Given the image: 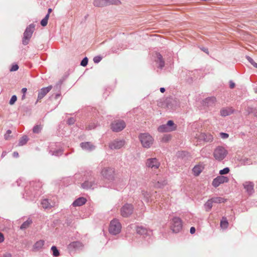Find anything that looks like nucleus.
Wrapping results in <instances>:
<instances>
[{
  "label": "nucleus",
  "mask_w": 257,
  "mask_h": 257,
  "mask_svg": "<svg viewBox=\"0 0 257 257\" xmlns=\"http://www.w3.org/2000/svg\"><path fill=\"white\" fill-rule=\"evenodd\" d=\"M228 151L224 147L218 146L214 150L213 156L215 160L220 161L226 157Z\"/></svg>",
  "instance_id": "1"
},
{
  "label": "nucleus",
  "mask_w": 257,
  "mask_h": 257,
  "mask_svg": "<svg viewBox=\"0 0 257 257\" xmlns=\"http://www.w3.org/2000/svg\"><path fill=\"white\" fill-rule=\"evenodd\" d=\"M139 139L143 147L146 148H150L154 142L152 137L148 133L141 134Z\"/></svg>",
  "instance_id": "2"
},
{
  "label": "nucleus",
  "mask_w": 257,
  "mask_h": 257,
  "mask_svg": "<svg viewBox=\"0 0 257 257\" xmlns=\"http://www.w3.org/2000/svg\"><path fill=\"white\" fill-rule=\"evenodd\" d=\"M171 229L174 233L180 232L182 229V220L178 217H173L171 221Z\"/></svg>",
  "instance_id": "3"
},
{
  "label": "nucleus",
  "mask_w": 257,
  "mask_h": 257,
  "mask_svg": "<svg viewBox=\"0 0 257 257\" xmlns=\"http://www.w3.org/2000/svg\"><path fill=\"white\" fill-rule=\"evenodd\" d=\"M101 175L106 180L112 181L114 179V169L110 167H104L101 171Z\"/></svg>",
  "instance_id": "4"
},
{
  "label": "nucleus",
  "mask_w": 257,
  "mask_h": 257,
  "mask_svg": "<svg viewBox=\"0 0 257 257\" xmlns=\"http://www.w3.org/2000/svg\"><path fill=\"white\" fill-rule=\"evenodd\" d=\"M121 225L117 219H114L111 221L109 227V232L112 235L118 234L121 230Z\"/></svg>",
  "instance_id": "5"
},
{
  "label": "nucleus",
  "mask_w": 257,
  "mask_h": 257,
  "mask_svg": "<svg viewBox=\"0 0 257 257\" xmlns=\"http://www.w3.org/2000/svg\"><path fill=\"white\" fill-rule=\"evenodd\" d=\"M177 125L173 120H169L166 124H162L159 126L158 131L160 133L170 132L175 131Z\"/></svg>",
  "instance_id": "6"
},
{
  "label": "nucleus",
  "mask_w": 257,
  "mask_h": 257,
  "mask_svg": "<svg viewBox=\"0 0 257 257\" xmlns=\"http://www.w3.org/2000/svg\"><path fill=\"white\" fill-rule=\"evenodd\" d=\"M35 29V25L31 24L28 27L24 33V37L23 39V43L24 45H27L28 44L29 40L32 37V34L34 32Z\"/></svg>",
  "instance_id": "7"
},
{
  "label": "nucleus",
  "mask_w": 257,
  "mask_h": 257,
  "mask_svg": "<svg viewBox=\"0 0 257 257\" xmlns=\"http://www.w3.org/2000/svg\"><path fill=\"white\" fill-rule=\"evenodd\" d=\"M125 127V123L122 120H116L112 122L111 129L113 132H118L122 131Z\"/></svg>",
  "instance_id": "8"
},
{
  "label": "nucleus",
  "mask_w": 257,
  "mask_h": 257,
  "mask_svg": "<svg viewBox=\"0 0 257 257\" xmlns=\"http://www.w3.org/2000/svg\"><path fill=\"white\" fill-rule=\"evenodd\" d=\"M142 194L144 200L147 203L152 202L154 198H157V192L156 191L151 192L147 190L144 189L142 191Z\"/></svg>",
  "instance_id": "9"
},
{
  "label": "nucleus",
  "mask_w": 257,
  "mask_h": 257,
  "mask_svg": "<svg viewBox=\"0 0 257 257\" xmlns=\"http://www.w3.org/2000/svg\"><path fill=\"white\" fill-rule=\"evenodd\" d=\"M160 166V163L156 158L148 159L146 161V166L152 170L158 169Z\"/></svg>",
  "instance_id": "10"
},
{
  "label": "nucleus",
  "mask_w": 257,
  "mask_h": 257,
  "mask_svg": "<svg viewBox=\"0 0 257 257\" xmlns=\"http://www.w3.org/2000/svg\"><path fill=\"white\" fill-rule=\"evenodd\" d=\"M131 228L132 229L134 228L133 230H135L137 234L141 235H150V233L151 232V231H149L146 228L143 226L132 225H131Z\"/></svg>",
  "instance_id": "11"
},
{
  "label": "nucleus",
  "mask_w": 257,
  "mask_h": 257,
  "mask_svg": "<svg viewBox=\"0 0 257 257\" xmlns=\"http://www.w3.org/2000/svg\"><path fill=\"white\" fill-rule=\"evenodd\" d=\"M228 180V178L227 177L218 176L213 179L212 184L214 187H217L221 184L227 182Z\"/></svg>",
  "instance_id": "12"
},
{
  "label": "nucleus",
  "mask_w": 257,
  "mask_h": 257,
  "mask_svg": "<svg viewBox=\"0 0 257 257\" xmlns=\"http://www.w3.org/2000/svg\"><path fill=\"white\" fill-rule=\"evenodd\" d=\"M124 145L123 140H115L109 143V147L111 150L119 149Z\"/></svg>",
  "instance_id": "13"
},
{
  "label": "nucleus",
  "mask_w": 257,
  "mask_h": 257,
  "mask_svg": "<svg viewBox=\"0 0 257 257\" xmlns=\"http://www.w3.org/2000/svg\"><path fill=\"white\" fill-rule=\"evenodd\" d=\"M96 186L94 180L92 178H90L89 180L85 181L81 184V187L84 189H94Z\"/></svg>",
  "instance_id": "14"
},
{
  "label": "nucleus",
  "mask_w": 257,
  "mask_h": 257,
  "mask_svg": "<svg viewBox=\"0 0 257 257\" xmlns=\"http://www.w3.org/2000/svg\"><path fill=\"white\" fill-rule=\"evenodd\" d=\"M52 86L50 85L47 87H44L40 89L38 95V100L42 99L52 89Z\"/></svg>",
  "instance_id": "15"
},
{
  "label": "nucleus",
  "mask_w": 257,
  "mask_h": 257,
  "mask_svg": "<svg viewBox=\"0 0 257 257\" xmlns=\"http://www.w3.org/2000/svg\"><path fill=\"white\" fill-rule=\"evenodd\" d=\"M200 140H202L206 142H211L213 140V136L210 134L201 133L198 137Z\"/></svg>",
  "instance_id": "16"
},
{
  "label": "nucleus",
  "mask_w": 257,
  "mask_h": 257,
  "mask_svg": "<svg viewBox=\"0 0 257 257\" xmlns=\"http://www.w3.org/2000/svg\"><path fill=\"white\" fill-rule=\"evenodd\" d=\"M244 188L248 194L251 195L254 192L253 184L251 182H246L243 184Z\"/></svg>",
  "instance_id": "17"
},
{
  "label": "nucleus",
  "mask_w": 257,
  "mask_h": 257,
  "mask_svg": "<svg viewBox=\"0 0 257 257\" xmlns=\"http://www.w3.org/2000/svg\"><path fill=\"white\" fill-rule=\"evenodd\" d=\"M81 148L86 151H91L95 149V146L90 142H83L80 144Z\"/></svg>",
  "instance_id": "18"
},
{
  "label": "nucleus",
  "mask_w": 257,
  "mask_h": 257,
  "mask_svg": "<svg viewBox=\"0 0 257 257\" xmlns=\"http://www.w3.org/2000/svg\"><path fill=\"white\" fill-rule=\"evenodd\" d=\"M233 112V109L231 107L223 108L220 110V113L222 116L225 117L231 114Z\"/></svg>",
  "instance_id": "19"
},
{
  "label": "nucleus",
  "mask_w": 257,
  "mask_h": 257,
  "mask_svg": "<svg viewBox=\"0 0 257 257\" xmlns=\"http://www.w3.org/2000/svg\"><path fill=\"white\" fill-rule=\"evenodd\" d=\"M156 63L158 64V67L162 69L165 66V62L162 55L159 53L156 54V58L155 60Z\"/></svg>",
  "instance_id": "20"
},
{
  "label": "nucleus",
  "mask_w": 257,
  "mask_h": 257,
  "mask_svg": "<svg viewBox=\"0 0 257 257\" xmlns=\"http://www.w3.org/2000/svg\"><path fill=\"white\" fill-rule=\"evenodd\" d=\"M45 241L44 240H40L37 241L33 246V250L35 251H38L42 249L44 245Z\"/></svg>",
  "instance_id": "21"
},
{
  "label": "nucleus",
  "mask_w": 257,
  "mask_h": 257,
  "mask_svg": "<svg viewBox=\"0 0 257 257\" xmlns=\"http://www.w3.org/2000/svg\"><path fill=\"white\" fill-rule=\"evenodd\" d=\"M86 202V199L84 197H79L75 200L72 203V205L74 207L80 206L84 204Z\"/></svg>",
  "instance_id": "22"
},
{
  "label": "nucleus",
  "mask_w": 257,
  "mask_h": 257,
  "mask_svg": "<svg viewBox=\"0 0 257 257\" xmlns=\"http://www.w3.org/2000/svg\"><path fill=\"white\" fill-rule=\"evenodd\" d=\"M41 205L44 209H49L54 206L55 205V203L53 202H50L48 199H45L42 201Z\"/></svg>",
  "instance_id": "23"
},
{
  "label": "nucleus",
  "mask_w": 257,
  "mask_h": 257,
  "mask_svg": "<svg viewBox=\"0 0 257 257\" xmlns=\"http://www.w3.org/2000/svg\"><path fill=\"white\" fill-rule=\"evenodd\" d=\"M120 213L122 217H127L128 216V205L126 203L121 208Z\"/></svg>",
  "instance_id": "24"
},
{
  "label": "nucleus",
  "mask_w": 257,
  "mask_h": 257,
  "mask_svg": "<svg viewBox=\"0 0 257 257\" xmlns=\"http://www.w3.org/2000/svg\"><path fill=\"white\" fill-rule=\"evenodd\" d=\"M106 0H94L93 5L96 7H106Z\"/></svg>",
  "instance_id": "25"
},
{
  "label": "nucleus",
  "mask_w": 257,
  "mask_h": 257,
  "mask_svg": "<svg viewBox=\"0 0 257 257\" xmlns=\"http://www.w3.org/2000/svg\"><path fill=\"white\" fill-rule=\"evenodd\" d=\"M167 184V181L165 180H159L158 182L155 184V187L157 188H161L163 187L165 185Z\"/></svg>",
  "instance_id": "26"
},
{
  "label": "nucleus",
  "mask_w": 257,
  "mask_h": 257,
  "mask_svg": "<svg viewBox=\"0 0 257 257\" xmlns=\"http://www.w3.org/2000/svg\"><path fill=\"white\" fill-rule=\"evenodd\" d=\"M192 171L195 175L198 176L200 174V173L202 171V167L201 166L199 165L195 166L193 168Z\"/></svg>",
  "instance_id": "27"
},
{
  "label": "nucleus",
  "mask_w": 257,
  "mask_h": 257,
  "mask_svg": "<svg viewBox=\"0 0 257 257\" xmlns=\"http://www.w3.org/2000/svg\"><path fill=\"white\" fill-rule=\"evenodd\" d=\"M70 246L75 249H79L82 246V244L79 241H74L70 244Z\"/></svg>",
  "instance_id": "28"
},
{
  "label": "nucleus",
  "mask_w": 257,
  "mask_h": 257,
  "mask_svg": "<svg viewBox=\"0 0 257 257\" xmlns=\"http://www.w3.org/2000/svg\"><path fill=\"white\" fill-rule=\"evenodd\" d=\"M228 225V221L226 218L223 217L220 221V227L222 228L226 229L227 228Z\"/></svg>",
  "instance_id": "29"
},
{
  "label": "nucleus",
  "mask_w": 257,
  "mask_h": 257,
  "mask_svg": "<svg viewBox=\"0 0 257 257\" xmlns=\"http://www.w3.org/2000/svg\"><path fill=\"white\" fill-rule=\"evenodd\" d=\"M213 201H212L211 198L209 199L204 204V207L207 211H209L212 207V203Z\"/></svg>",
  "instance_id": "30"
},
{
  "label": "nucleus",
  "mask_w": 257,
  "mask_h": 257,
  "mask_svg": "<svg viewBox=\"0 0 257 257\" xmlns=\"http://www.w3.org/2000/svg\"><path fill=\"white\" fill-rule=\"evenodd\" d=\"M211 199L212 201L215 203H221L224 202L226 201V199H225L224 198L220 197H213L211 198Z\"/></svg>",
  "instance_id": "31"
},
{
  "label": "nucleus",
  "mask_w": 257,
  "mask_h": 257,
  "mask_svg": "<svg viewBox=\"0 0 257 257\" xmlns=\"http://www.w3.org/2000/svg\"><path fill=\"white\" fill-rule=\"evenodd\" d=\"M32 223V220L28 219L21 225L20 227L21 229L23 230L28 228Z\"/></svg>",
  "instance_id": "32"
},
{
  "label": "nucleus",
  "mask_w": 257,
  "mask_h": 257,
  "mask_svg": "<svg viewBox=\"0 0 257 257\" xmlns=\"http://www.w3.org/2000/svg\"><path fill=\"white\" fill-rule=\"evenodd\" d=\"M106 6L110 5H118L121 3L119 0H106Z\"/></svg>",
  "instance_id": "33"
},
{
  "label": "nucleus",
  "mask_w": 257,
  "mask_h": 257,
  "mask_svg": "<svg viewBox=\"0 0 257 257\" xmlns=\"http://www.w3.org/2000/svg\"><path fill=\"white\" fill-rule=\"evenodd\" d=\"M28 137L26 136H23L21 139L19 140V146H23L25 145L28 142Z\"/></svg>",
  "instance_id": "34"
},
{
  "label": "nucleus",
  "mask_w": 257,
  "mask_h": 257,
  "mask_svg": "<svg viewBox=\"0 0 257 257\" xmlns=\"http://www.w3.org/2000/svg\"><path fill=\"white\" fill-rule=\"evenodd\" d=\"M48 19H49V14H47L46 15V16L45 17V18L41 20V25L43 27L46 26L48 24Z\"/></svg>",
  "instance_id": "35"
},
{
  "label": "nucleus",
  "mask_w": 257,
  "mask_h": 257,
  "mask_svg": "<svg viewBox=\"0 0 257 257\" xmlns=\"http://www.w3.org/2000/svg\"><path fill=\"white\" fill-rule=\"evenodd\" d=\"M51 250L53 252V255L54 256H58L59 255V250L57 249V247L55 246H52L51 247Z\"/></svg>",
  "instance_id": "36"
},
{
  "label": "nucleus",
  "mask_w": 257,
  "mask_h": 257,
  "mask_svg": "<svg viewBox=\"0 0 257 257\" xmlns=\"http://www.w3.org/2000/svg\"><path fill=\"white\" fill-rule=\"evenodd\" d=\"M229 168L226 167V168H224L223 169L220 170L219 174L221 175H224V174H227L229 173Z\"/></svg>",
  "instance_id": "37"
},
{
  "label": "nucleus",
  "mask_w": 257,
  "mask_h": 257,
  "mask_svg": "<svg viewBox=\"0 0 257 257\" xmlns=\"http://www.w3.org/2000/svg\"><path fill=\"white\" fill-rule=\"evenodd\" d=\"M51 152H52V155L58 156L62 154V150L61 149H59V150H57L53 151V152L51 151Z\"/></svg>",
  "instance_id": "38"
},
{
  "label": "nucleus",
  "mask_w": 257,
  "mask_h": 257,
  "mask_svg": "<svg viewBox=\"0 0 257 257\" xmlns=\"http://www.w3.org/2000/svg\"><path fill=\"white\" fill-rule=\"evenodd\" d=\"M41 129V126L40 125H37L34 127L33 131L34 133L38 134L40 132Z\"/></svg>",
  "instance_id": "39"
},
{
  "label": "nucleus",
  "mask_w": 257,
  "mask_h": 257,
  "mask_svg": "<svg viewBox=\"0 0 257 257\" xmlns=\"http://www.w3.org/2000/svg\"><path fill=\"white\" fill-rule=\"evenodd\" d=\"M17 96L15 95H13L10 100L9 103L11 105L14 104L15 103V102L17 101Z\"/></svg>",
  "instance_id": "40"
},
{
  "label": "nucleus",
  "mask_w": 257,
  "mask_h": 257,
  "mask_svg": "<svg viewBox=\"0 0 257 257\" xmlns=\"http://www.w3.org/2000/svg\"><path fill=\"white\" fill-rule=\"evenodd\" d=\"M219 136L223 139H226L229 137V135L225 133H220L219 134Z\"/></svg>",
  "instance_id": "41"
},
{
  "label": "nucleus",
  "mask_w": 257,
  "mask_h": 257,
  "mask_svg": "<svg viewBox=\"0 0 257 257\" xmlns=\"http://www.w3.org/2000/svg\"><path fill=\"white\" fill-rule=\"evenodd\" d=\"M88 59L85 57L81 62V65L82 66H86L88 63Z\"/></svg>",
  "instance_id": "42"
},
{
  "label": "nucleus",
  "mask_w": 257,
  "mask_h": 257,
  "mask_svg": "<svg viewBox=\"0 0 257 257\" xmlns=\"http://www.w3.org/2000/svg\"><path fill=\"white\" fill-rule=\"evenodd\" d=\"M171 139V136L170 135H165L163 138H162V141L164 142H168L169 140H170Z\"/></svg>",
  "instance_id": "43"
},
{
  "label": "nucleus",
  "mask_w": 257,
  "mask_h": 257,
  "mask_svg": "<svg viewBox=\"0 0 257 257\" xmlns=\"http://www.w3.org/2000/svg\"><path fill=\"white\" fill-rule=\"evenodd\" d=\"M102 59L100 56H95L93 58V61L95 63H99Z\"/></svg>",
  "instance_id": "44"
},
{
  "label": "nucleus",
  "mask_w": 257,
  "mask_h": 257,
  "mask_svg": "<svg viewBox=\"0 0 257 257\" xmlns=\"http://www.w3.org/2000/svg\"><path fill=\"white\" fill-rule=\"evenodd\" d=\"M19 68V66L18 65L15 64L12 66L11 68L10 69L11 71H17Z\"/></svg>",
  "instance_id": "45"
},
{
  "label": "nucleus",
  "mask_w": 257,
  "mask_h": 257,
  "mask_svg": "<svg viewBox=\"0 0 257 257\" xmlns=\"http://www.w3.org/2000/svg\"><path fill=\"white\" fill-rule=\"evenodd\" d=\"M12 133V131L11 130H8L7 131L6 134L5 135V139L6 140H8L9 138L10 135Z\"/></svg>",
  "instance_id": "46"
},
{
  "label": "nucleus",
  "mask_w": 257,
  "mask_h": 257,
  "mask_svg": "<svg viewBox=\"0 0 257 257\" xmlns=\"http://www.w3.org/2000/svg\"><path fill=\"white\" fill-rule=\"evenodd\" d=\"M75 122V119L74 118H70L69 119H68V120H67V123L71 125V124H74Z\"/></svg>",
  "instance_id": "47"
},
{
  "label": "nucleus",
  "mask_w": 257,
  "mask_h": 257,
  "mask_svg": "<svg viewBox=\"0 0 257 257\" xmlns=\"http://www.w3.org/2000/svg\"><path fill=\"white\" fill-rule=\"evenodd\" d=\"M96 127V125H95L94 123H93L92 124H89L87 126V128L88 130H92V129H93L95 127Z\"/></svg>",
  "instance_id": "48"
},
{
  "label": "nucleus",
  "mask_w": 257,
  "mask_h": 257,
  "mask_svg": "<svg viewBox=\"0 0 257 257\" xmlns=\"http://www.w3.org/2000/svg\"><path fill=\"white\" fill-rule=\"evenodd\" d=\"M246 58L247 60L248 61V62H249L252 65L255 62L253 61V60L249 56H247L246 57Z\"/></svg>",
  "instance_id": "49"
},
{
  "label": "nucleus",
  "mask_w": 257,
  "mask_h": 257,
  "mask_svg": "<svg viewBox=\"0 0 257 257\" xmlns=\"http://www.w3.org/2000/svg\"><path fill=\"white\" fill-rule=\"evenodd\" d=\"M215 100V98L214 97H210L206 98V101L208 102L209 101L213 102Z\"/></svg>",
  "instance_id": "50"
},
{
  "label": "nucleus",
  "mask_w": 257,
  "mask_h": 257,
  "mask_svg": "<svg viewBox=\"0 0 257 257\" xmlns=\"http://www.w3.org/2000/svg\"><path fill=\"white\" fill-rule=\"evenodd\" d=\"M235 86V83L232 81H230L229 82V87L230 88H233Z\"/></svg>",
  "instance_id": "51"
},
{
  "label": "nucleus",
  "mask_w": 257,
  "mask_h": 257,
  "mask_svg": "<svg viewBox=\"0 0 257 257\" xmlns=\"http://www.w3.org/2000/svg\"><path fill=\"white\" fill-rule=\"evenodd\" d=\"M4 241V236L2 233L0 232V243Z\"/></svg>",
  "instance_id": "52"
},
{
  "label": "nucleus",
  "mask_w": 257,
  "mask_h": 257,
  "mask_svg": "<svg viewBox=\"0 0 257 257\" xmlns=\"http://www.w3.org/2000/svg\"><path fill=\"white\" fill-rule=\"evenodd\" d=\"M196 229L194 227H191L190 230V232L191 234H193L195 232Z\"/></svg>",
  "instance_id": "53"
},
{
  "label": "nucleus",
  "mask_w": 257,
  "mask_h": 257,
  "mask_svg": "<svg viewBox=\"0 0 257 257\" xmlns=\"http://www.w3.org/2000/svg\"><path fill=\"white\" fill-rule=\"evenodd\" d=\"M3 257H12V255L10 253H6L3 255Z\"/></svg>",
  "instance_id": "54"
},
{
  "label": "nucleus",
  "mask_w": 257,
  "mask_h": 257,
  "mask_svg": "<svg viewBox=\"0 0 257 257\" xmlns=\"http://www.w3.org/2000/svg\"><path fill=\"white\" fill-rule=\"evenodd\" d=\"M13 155L14 157L17 158L19 156V153L17 152H14Z\"/></svg>",
  "instance_id": "55"
},
{
  "label": "nucleus",
  "mask_w": 257,
  "mask_h": 257,
  "mask_svg": "<svg viewBox=\"0 0 257 257\" xmlns=\"http://www.w3.org/2000/svg\"><path fill=\"white\" fill-rule=\"evenodd\" d=\"M27 89L26 88H22V92L24 94H25L27 92Z\"/></svg>",
  "instance_id": "56"
},
{
  "label": "nucleus",
  "mask_w": 257,
  "mask_h": 257,
  "mask_svg": "<svg viewBox=\"0 0 257 257\" xmlns=\"http://www.w3.org/2000/svg\"><path fill=\"white\" fill-rule=\"evenodd\" d=\"M160 91L162 92V93H164L165 91V88H164V87H161L160 88Z\"/></svg>",
  "instance_id": "57"
},
{
  "label": "nucleus",
  "mask_w": 257,
  "mask_h": 257,
  "mask_svg": "<svg viewBox=\"0 0 257 257\" xmlns=\"http://www.w3.org/2000/svg\"><path fill=\"white\" fill-rule=\"evenodd\" d=\"M6 154L7 152L6 151H4L2 154V158H4L6 155Z\"/></svg>",
  "instance_id": "58"
},
{
  "label": "nucleus",
  "mask_w": 257,
  "mask_h": 257,
  "mask_svg": "<svg viewBox=\"0 0 257 257\" xmlns=\"http://www.w3.org/2000/svg\"><path fill=\"white\" fill-rule=\"evenodd\" d=\"M52 9L51 8H49L48 10V14H49V16L50 15V14L52 12Z\"/></svg>",
  "instance_id": "59"
},
{
  "label": "nucleus",
  "mask_w": 257,
  "mask_h": 257,
  "mask_svg": "<svg viewBox=\"0 0 257 257\" xmlns=\"http://www.w3.org/2000/svg\"><path fill=\"white\" fill-rule=\"evenodd\" d=\"M252 65H253L254 67L257 68V63H256L254 62V63L252 64Z\"/></svg>",
  "instance_id": "60"
},
{
  "label": "nucleus",
  "mask_w": 257,
  "mask_h": 257,
  "mask_svg": "<svg viewBox=\"0 0 257 257\" xmlns=\"http://www.w3.org/2000/svg\"><path fill=\"white\" fill-rule=\"evenodd\" d=\"M202 50L205 52L207 53V49H206V48H204L203 49H202Z\"/></svg>",
  "instance_id": "61"
},
{
  "label": "nucleus",
  "mask_w": 257,
  "mask_h": 257,
  "mask_svg": "<svg viewBox=\"0 0 257 257\" xmlns=\"http://www.w3.org/2000/svg\"><path fill=\"white\" fill-rule=\"evenodd\" d=\"M25 98V94H24L22 96V99H24Z\"/></svg>",
  "instance_id": "62"
},
{
  "label": "nucleus",
  "mask_w": 257,
  "mask_h": 257,
  "mask_svg": "<svg viewBox=\"0 0 257 257\" xmlns=\"http://www.w3.org/2000/svg\"><path fill=\"white\" fill-rule=\"evenodd\" d=\"M254 115L257 117V111L254 112Z\"/></svg>",
  "instance_id": "63"
},
{
  "label": "nucleus",
  "mask_w": 257,
  "mask_h": 257,
  "mask_svg": "<svg viewBox=\"0 0 257 257\" xmlns=\"http://www.w3.org/2000/svg\"><path fill=\"white\" fill-rule=\"evenodd\" d=\"M131 205L130 204V207H129V208H130V212L131 211Z\"/></svg>",
  "instance_id": "64"
}]
</instances>
